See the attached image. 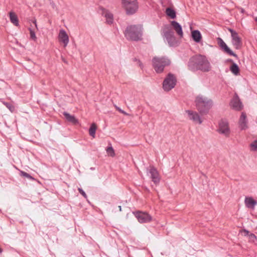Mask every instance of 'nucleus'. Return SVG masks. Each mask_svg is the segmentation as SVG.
I'll return each mask as SVG.
<instances>
[{
	"mask_svg": "<svg viewBox=\"0 0 257 257\" xmlns=\"http://www.w3.org/2000/svg\"><path fill=\"white\" fill-rule=\"evenodd\" d=\"M249 241L254 242L257 240V237L252 233H250L248 236Z\"/></svg>",
	"mask_w": 257,
	"mask_h": 257,
	"instance_id": "obj_28",
	"label": "nucleus"
},
{
	"mask_svg": "<svg viewBox=\"0 0 257 257\" xmlns=\"http://www.w3.org/2000/svg\"><path fill=\"white\" fill-rule=\"evenodd\" d=\"M191 37L193 40L197 43H200L202 38L201 34L198 30L191 31Z\"/></svg>",
	"mask_w": 257,
	"mask_h": 257,
	"instance_id": "obj_19",
	"label": "nucleus"
},
{
	"mask_svg": "<svg viewBox=\"0 0 257 257\" xmlns=\"http://www.w3.org/2000/svg\"><path fill=\"white\" fill-rule=\"evenodd\" d=\"M171 25L178 36L182 38L183 36V32L181 26L177 22L175 21L171 22Z\"/></svg>",
	"mask_w": 257,
	"mask_h": 257,
	"instance_id": "obj_18",
	"label": "nucleus"
},
{
	"mask_svg": "<svg viewBox=\"0 0 257 257\" xmlns=\"http://www.w3.org/2000/svg\"><path fill=\"white\" fill-rule=\"evenodd\" d=\"M79 193L85 198H87V196L85 192L80 188L78 189Z\"/></svg>",
	"mask_w": 257,
	"mask_h": 257,
	"instance_id": "obj_32",
	"label": "nucleus"
},
{
	"mask_svg": "<svg viewBox=\"0 0 257 257\" xmlns=\"http://www.w3.org/2000/svg\"><path fill=\"white\" fill-rule=\"evenodd\" d=\"M245 206L250 210H254L257 205V200L252 196H245L244 200Z\"/></svg>",
	"mask_w": 257,
	"mask_h": 257,
	"instance_id": "obj_10",
	"label": "nucleus"
},
{
	"mask_svg": "<svg viewBox=\"0 0 257 257\" xmlns=\"http://www.w3.org/2000/svg\"><path fill=\"white\" fill-rule=\"evenodd\" d=\"M256 218H257V216H256Z\"/></svg>",
	"mask_w": 257,
	"mask_h": 257,
	"instance_id": "obj_39",
	"label": "nucleus"
},
{
	"mask_svg": "<svg viewBox=\"0 0 257 257\" xmlns=\"http://www.w3.org/2000/svg\"><path fill=\"white\" fill-rule=\"evenodd\" d=\"M217 41L219 46L225 53L231 56L237 57V55L227 46V45L221 38H218Z\"/></svg>",
	"mask_w": 257,
	"mask_h": 257,
	"instance_id": "obj_17",
	"label": "nucleus"
},
{
	"mask_svg": "<svg viewBox=\"0 0 257 257\" xmlns=\"http://www.w3.org/2000/svg\"><path fill=\"white\" fill-rule=\"evenodd\" d=\"M119 210L121 211V207L120 206H119Z\"/></svg>",
	"mask_w": 257,
	"mask_h": 257,
	"instance_id": "obj_38",
	"label": "nucleus"
},
{
	"mask_svg": "<svg viewBox=\"0 0 257 257\" xmlns=\"http://www.w3.org/2000/svg\"><path fill=\"white\" fill-rule=\"evenodd\" d=\"M188 67L193 71L201 70L204 72H207L210 70L211 66L206 56L200 55L190 59L188 63Z\"/></svg>",
	"mask_w": 257,
	"mask_h": 257,
	"instance_id": "obj_1",
	"label": "nucleus"
},
{
	"mask_svg": "<svg viewBox=\"0 0 257 257\" xmlns=\"http://www.w3.org/2000/svg\"><path fill=\"white\" fill-rule=\"evenodd\" d=\"M230 105L233 109L238 111L241 110L243 108V105L236 94H235L233 98L231 99Z\"/></svg>",
	"mask_w": 257,
	"mask_h": 257,
	"instance_id": "obj_14",
	"label": "nucleus"
},
{
	"mask_svg": "<svg viewBox=\"0 0 257 257\" xmlns=\"http://www.w3.org/2000/svg\"><path fill=\"white\" fill-rule=\"evenodd\" d=\"M238 126L240 130H245L248 128V121L245 112H242L238 120Z\"/></svg>",
	"mask_w": 257,
	"mask_h": 257,
	"instance_id": "obj_16",
	"label": "nucleus"
},
{
	"mask_svg": "<svg viewBox=\"0 0 257 257\" xmlns=\"http://www.w3.org/2000/svg\"><path fill=\"white\" fill-rule=\"evenodd\" d=\"M163 37L166 38L167 42L170 46H173L176 42V39L174 36V32L171 30H164Z\"/></svg>",
	"mask_w": 257,
	"mask_h": 257,
	"instance_id": "obj_11",
	"label": "nucleus"
},
{
	"mask_svg": "<svg viewBox=\"0 0 257 257\" xmlns=\"http://www.w3.org/2000/svg\"><path fill=\"white\" fill-rule=\"evenodd\" d=\"M103 15L104 17L105 18L106 22L108 24H112L113 22V16L112 14L107 10H105L103 12Z\"/></svg>",
	"mask_w": 257,
	"mask_h": 257,
	"instance_id": "obj_20",
	"label": "nucleus"
},
{
	"mask_svg": "<svg viewBox=\"0 0 257 257\" xmlns=\"http://www.w3.org/2000/svg\"><path fill=\"white\" fill-rule=\"evenodd\" d=\"M250 147L253 151H256L257 150V140H254L251 143Z\"/></svg>",
	"mask_w": 257,
	"mask_h": 257,
	"instance_id": "obj_30",
	"label": "nucleus"
},
{
	"mask_svg": "<svg viewBox=\"0 0 257 257\" xmlns=\"http://www.w3.org/2000/svg\"><path fill=\"white\" fill-rule=\"evenodd\" d=\"M166 14L168 16L170 17L171 19H174L176 17L175 11L170 8H168L166 9Z\"/></svg>",
	"mask_w": 257,
	"mask_h": 257,
	"instance_id": "obj_24",
	"label": "nucleus"
},
{
	"mask_svg": "<svg viewBox=\"0 0 257 257\" xmlns=\"http://www.w3.org/2000/svg\"><path fill=\"white\" fill-rule=\"evenodd\" d=\"M33 23H34L36 28H37V23H36V20H34Z\"/></svg>",
	"mask_w": 257,
	"mask_h": 257,
	"instance_id": "obj_36",
	"label": "nucleus"
},
{
	"mask_svg": "<svg viewBox=\"0 0 257 257\" xmlns=\"http://www.w3.org/2000/svg\"><path fill=\"white\" fill-rule=\"evenodd\" d=\"M29 31H30L31 38L32 39L36 40L37 38H36L35 32L31 28H29Z\"/></svg>",
	"mask_w": 257,
	"mask_h": 257,
	"instance_id": "obj_31",
	"label": "nucleus"
},
{
	"mask_svg": "<svg viewBox=\"0 0 257 257\" xmlns=\"http://www.w3.org/2000/svg\"><path fill=\"white\" fill-rule=\"evenodd\" d=\"M149 173L152 181L156 184H159L160 177L157 170L154 167H150L149 169Z\"/></svg>",
	"mask_w": 257,
	"mask_h": 257,
	"instance_id": "obj_13",
	"label": "nucleus"
},
{
	"mask_svg": "<svg viewBox=\"0 0 257 257\" xmlns=\"http://www.w3.org/2000/svg\"><path fill=\"white\" fill-rule=\"evenodd\" d=\"M254 20L257 23V17L254 18Z\"/></svg>",
	"mask_w": 257,
	"mask_h": 257,
	"instance_id": "obj_37",
	"label": "nucleus"
},
{
	"mask_svg": "<svg viewBox=\"0 0 257 257\" xmlns=\"http://www.w3.org/2000/svg\"><path fill=\"white\" fill-rule=\"evenodd\" d=\"M121 5L127 15L135 14L139 8L137 0H121Z\"/></svg>",
	"mask_w": 257,
	"mask_h": 257,
	"instance_id": "obj_4",
	"label": "nucleus"
},
{
	"mask_svg": "<svg viewBox=\"0 0 257 257\" xmlns=\"http://www.w3.org/2000/svg\"><path fill=\"white\" fill-rule=\"evenodd\" d=\"M195 103L197 109L201 113L208 111L212 104L210 99L202 95H199L196 97Z\"/></svg>",
	"mask_w": 257,
	"mask_h": 257,
	"instance_id": "obj_3",
	"label": "nucleus"
},
{
	"mask_svg": "<svg viewBox=\"0 0 257 257\" xmlns=\"http://www.w3.org/2000/svg\"><path fill=\"white\" fill-rule=\"evenodd\" d=\"M9 14L11 22L16 26H19V20L15 13L13 12H11Z\"/></svg>",
	"mask_w": 257,
	"mask_h": 257,
	"instance_id": "obj_22",
	"label": "nucleus"
},
{
	"mask_svg": "<svg viewBox=\"0 0 257 257\" xmlns=\"http://www.w3.org/2000/svg\"><path fill=\"white\" fill-rule=\"evenodd\" d=\"M124 35L128 40L138 41L142 37V28L140 26H130L126 29Z\"/></svg>",
	"mask_w": 257,
	"mask_h": 257,
	"instance_id": "obj_2",
	"label": "nucleus"
},
{
	"mask_svg": "<svg viewBox=\"0 0 257 257\" xmlns=\"http://www.w3.org/2000/svg\"><path fill=\"white\" fill-rule=\"evenodd\" d=\"M63 115H64L65 118L67 121L70 122L73 124H77L78 123V120L74 115H71L67 112H64L63 113Z\"/></svg>",
	"mask_w": 257,
	"mask_h": 257,
	"instance_id": "obj_21",
	"label": "nucleus"
},
{
	"mask_svg": "<svg viewBox=\"0 0 257 257\" xmlns=\"http://www.w3.org/2000/svg\"><path fill=\"white\" fill-rule=\"evenodd\" d=\"M21 175L24 177H25L30 180H34V178L31 176L30 175L28 174L27 173L24 172V171H21L20 172Z\"/></svg>",
	"mask_w": 257,
	"mask_h": 257,
	"instance_id": "obj_29",
	"label": "nucleus"
},
{
	"mask_svg": "<svg viewBox=\"0 0 257 257\" xmlns=\"http://www.w3.org/2000/svg\"><path fill=\"white\" fill-rule=\"evenodd\" d=\"M96 128H97L96 125L94 123H92L89 128V135L93 138H94L95 137V132H96Z\"/></svg>",
	"mask_w": 257,
	"mask_h": 257,
	"instance_id": "obj_25",
	"label": "nucleus"
},
{
	"mask_svg": "<svg viewBox=\"0 0 257 257\" xmlns=\"http://www.w3.org/2000/svg\"><path fill=\"white\" fill-rule=\"evenodd\" d=\"M230 70L234 75H237L239 74V69L236 64L233 63L230 67Z\"/></svg>",
	"mask_w": 257,
	"mask_h": 257,
	"instance_id": "obj_23",
	"label": "nucleus"
},
{
	"mask_svg": "<svg viewBox=\"0 0 257 257\" xmlns=\"http://www.w3.org/2000/svg\"><path fill=\"white\" fill-rule=\"evenodd\" d=\"M134 214L141 223L149 222L152 220V216L147 212L139 211L134 212Z\"/></svg>",
	"mask_w": 257,
	"mask_h": 257,
	"instance_id": "obj_9",
	"label": "nucleus"
},
{
	"mask_svg": "<svg viewBox=\"0 0 257 257\" xmlns=\"http://www.w3.org/2000/svg\"><path fill=\"white\" fill-rule=\"evenodd\" d=\"M58 37L59 41L66 47L69 42V36L66 32L64 29L60 30Z\"/></svg>",
	"mask_w": 257,
	"mask_h": 257,
	"instance_id": "obj_15",
	"label": "nucleus"
},
{
	"mask_svg": "<svg viewBox=\"0 0 257 257\" xmlns=\"http://www.w3.org/2000/svg\"><path fill=\"white\" fill-rule=\"evenodd\" d=\"M107 155L110 157H113L115 156V152L113 148L110 146L107 147L106 149Z\"/></svg>",
	"mask_w": 257,
	"mask_h": 257,
	"instance_id": "obj_26",
	"label": "nucleus"
},
{
	"mask_svg": "<svg viewBox=\"0 0 257 257\" xmlns=\"http://www.w3.org/2000/svg\"><path fill=\"white\" fill-rule=\"evenodd\" d=\"M228 31L231 34V43L234 47L236 49H240L242 45V40L238 34L231 29H228Z\"/></svg>",
	"mask_w": 257,
	"mask_h": 257,
	"instance_id": "obj_8",
	"label": "nucleus"
},
{
	"mask_svg": "<svg viewBox=\"0 0 257 257\" xmlns=\"http://www.w3.org/2000/svg\"><path fill=\"white\" fill-rule=\"evenodd\" d=\"M121 113L125 115H128V114L127 113H126L125 111H123V110H122Z\"/></svg>",
	"mask_w": 257,
	"mask_h": 257,
	"instance_id": "obj_35",
	"label": "nucleus"
},
{
	"mask_svg": "<svg viewBox=\"0 0 257 257\" xmlns=\"http://www.w3.org/2000/svg\"><path fill=\"white\" fill-rule=\"evenodd\" d=\"M217 132L225 137H228L231 133V130L228 121L226 119L221 120L218 123Z\"/></svg>",
	"mask_w": 257,
	"mask_h": 257,
	"instance_id": "obj_6",
	"label": "nucleus"
},
{
	"mask_svg": "<svg viewBox=\"0 0 257 257\" xmlns=\"http://www.w3.org/2000/svg\"><path fill=\"white\" fill-rule=\"evenodd\" d=\"M176 83V79L174 76L169 74L165 79L163 84V87L164 90L168 91L173 88Z\"/></svg>",
	"mask_w": 257,
	"mask_h": 257,
	"instance_id": "obj_7",
	"label": "nucleus"
},
{
	"mask_svg": "<svg viewBox=\"0 0 257 257\" xmlns=\"http://www.w3.org/2000/svg\"><path fill=\"white\" fill-rule=\"evenodd\" d=\"M153 66L157 73H161L166 66L170 64V60L165 57H154L152 60Z\"/></svg>",
	"mask_w": 257,
	"mask_h": 257,
	"instance_id": "obj_5",
	"label": "nucleus"
},
{
	"mask_svg": "<svg viewBox=\"0 0 257 257\" xmlns=\"http://www.w3.org/2000/svg\"><path fill=\"white\" fill-rule=\"evenodd\" d=\"M186 112L188 114L189 118L195 124H201L202 120L197 112L191 110H186Z\"/></svg>",
	"mask_w": 257,
	"mask_h": 257,
	"instance_id": "obj_12",
	"label": "nucleus"
},
{
	"mask_svg": "<svg viewBox=\"0 0 257 257\" xmlns=\"http://www.w3.org/2000/svg\"><path fill=\"white\" fill-rule=\"evenodd\" d=\"M115 108H116V109L117 110H118L120 113L121 112V111H122V110L120 108H119V107L117 106L116 105H115Z\"/></svg>",
	"mask_w": 257,
	"mask_h": 257,
	"instance_id": "obj_34",
	"label": "nucleus"
},
{
	"mask_svg": "<svg viewBox=\"0 0 257 257\" xmlns=\"http://www.w3.org/2000/svg\"><path fill=\"white\" fill-rule=\"evenodd\" d=\"M3 104L12 112H14L15 110V106L10 103L8 102H4Z\"/></svg>",
	"mask_w": 257,
	"mask_h": 257,
	"instance_id": "obj_27",
	"label": "nucleus"
},
{
	"mask_svg": "<svg viewBox=\"0 0 257 257\" xmlns=\"http://www.w3.org/2000/svg\"><path fill=\"white\" fill-rule=\"evenodd\" d=\"M242 232L244 233V236H248L249 234H250L249 232L247 230H246V229H243L242 230Z\"/></svg>",
	"mask_w": 257,
	"mask_h": 257,
	"instance_id": "obj_33",
	"label": "nucleus"
}]
</instances>
